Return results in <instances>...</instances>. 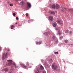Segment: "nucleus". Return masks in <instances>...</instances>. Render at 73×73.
<instances>
[{
    "mask_svg": "<svg viewBox=\"0 0 73 73\" xmlns=\"http://www.w3.org/2000/svg\"><path fill=\"white\" fill-rule=\"evenodd\" d=\"M27 64H28V62H27Z\"/></svg>",
    "mask_w": 73,
    "mask_h": 73,
    "instance_id": "nucleus-39",
    "label": "nucleus"
},
{
    "mask_svg": "<svg viewBox=\"0 0 73 73\" xmlns=\"http://www.w3.org/2000/svg\"><path fill=\"white\" fill-rule=\"evenodd\" d=\"M65 43H67V42H68V40H65Z\"/></svg>",
    "mask_w": 73,
    "mask_h": 73,
    "instance_id": "nucleus-26",
    "label": "nucleus"
},
{
    "mask_svg": "<svg viewBox=\"0 0 73 73\" xmlns=\"http://www.w3.org/2000/svg\"><path fill=\"white\" fill-rule=\"evenodd\" d=\"M69 35H71L72 34V31H69Z\"/></svg>",
    "mask_w": 73,
    "mask_h": 73,
    "instance_id": "nucleus-25",
    "label": "nucleus"
},
{
    "mask_svg": "<svg viewBox=\"0 0 73 73\" xmlns=\"http://www.w3.org/2000/svg\"><path fill=\"white\" fill-rule=\"evenodd\" d=\"M15 27L13 26V25H12L11 26V29H13V28H14Z\"/></svg>",
    "mask_w": 73,
    "mask_h": 73,
    "instance_id": "nucleus-24",
    "label": "nucleus"
},
{
    "mask_svg": "<svg viewBox=\"0 0 73 73\" xmlns=\"http://www.w3.org/2000/svg\"><path fill=\"white\" fill-rule=\"evenodd\" d=\"M42 73H46V72L45 71H43Z\"/></svg>",
    "mask_w": 73,
    "mask_h": 73,
    "instance_id": "nucleus-34",
    "label": "nucleus"
},
{
    "mask_svg": "<svg viewBox=\"0 0 73 73\" xmlns=\"http://www.w3.org/2000/svg\"><path fill=\"white\" fill-rule=\"evenodd\" d=\"M16 19L17 20H19V17H16Z\"/></svg>",
    "mask_w": 73,
    "mask_h": 73,
    "instance_id": "nucleus-32",
    "label": "nucleus"
},
{
    "mask_svg": "<svg viewBox=\"0 0 73 73\" xmlns=\"http://www.w3.org/2000/svg\"><path fill=\"white\" fill-rule=\"evenodd\" d=\"M25 4V2L23 1H22L20 3H19V5H23Z\"/></svg>",
    "mask_w": 73,
    "mask_h": 73,
    "instance_id": "nucleus-10",
    "label": "nucleus"
},
{
    "mask_svg": "<svg viewBox=\"0 0 73 73\" xmlns=\"http://www.w3.org/2000/svg\"><path fill=\"white\" fill-rule=\"evenodd\" d=\"M20 65H21V66H23V68H27V66H25V65H24V64H23L22 63H21Z\"/></svg>",
    "mask_w": 73,
    "mask_h": 73,
    "instance_id": "nucleus-6",
    "label": "nucleus"
},
{
    "mask_svg": "<svg viewBox=\"0 0 73 73\" xmlns=\"http://www.w3.org/2000/svg\"><path fill=\"white\" fill-rule=\"evenodd\" d=\"M1 50H2V48L0 47V52H1Z\"/></svg>",
    "mask_w": 73,
    "mask_h": 73,
    "instance_id": "nucleus-31",
    "label": "nucleus"
},
{
    "mask_svg": "<svg viewBox=\"0 0 73 73\" xmlns=\"http://www.w3.org/2000/svg\"><path fill=\"white\" fill-rule=\"evenodd\" d=\"M59 38H60V40H62V38H63V36H60V37H59Z\"/></svg>",
    "mask_w": 73,
    "mask_h": 73,
    "instance_id": "nucleus-22",
    "label": "nucleus"
},
{
    "mask_svg": "<svg viewBox=\"0 0 73 73\" xmlns=\"http://www.w3.org/2000/svg\"><path fill=\"white\" fill-rule=\"evenodd\" d=\"M15 24H17V23H15Z\"/></svg>",
    "mask_w": 73,
    "mask_h": 73,
    "instance_id": "nucleus-38",
    "label": "nucleus"
},
{
    "mask_svg": "<svg viewBox=\"0 0 73 73\" xmlns=\"http://www.w3.org/2000/svg\"><path fill=\"white\" fill-rule=\"evenodd\" d=\"M13 16H16V14H15V13H13Z\"/></svg>",
    "mask_w": 73,
    "mask_h": 73,
    "instance_id": "nucleus-29",
    "label": "nucleus"
},
{
    "mask_svg": "<svg viewBox=\"0 0 73 73\" xmlns=\"http://www.w3.org/2000/svg\"><path fill=\"white\" fill-rule=\"evenodd\" d=\"M72 45V44L71 43H70L69 45Z\"/></svg>",
    "mask_w": 73,
    "mask_h": 73,
    "instance_id": "nucleus-36",
    "label": "nucleus"
},
{
    "mask_svg": "<svg viewBox=\"0 0 73 73\" xmlns=\"http://www.w3.org/2000/svg\"><path fill=\"white\" fill-rule=\"evenodd\" d=\"M49 20H50L51 21L53 20V17L50 16L49 17Z\"/></svg>",
    "mask_w": 73,
    "mask_h": 73,
    "instance_id": "nucleus-11",
    "label": "nucleus"
},
{
    "mask_svg": "<svg viewBox=\"0 0 73 73\" xmlns=\"http://www.w3.org/2000/svg\"><path fill=\"white\" fill-rule=\"evenodd\" d=\"M60 8V6L56 4V9H58Z\"/></svg>",
    "mask_w": 73,
    "mask_h": 73,
    "instance_id": "nucleus-14",
    "label": "nucleus"
},
{
    "mask_svg": "<svg viewBox=\"0 0 73 73\" xmlns=\"http://www.w3.org/2000/svg\"><path fill=\"white\" fill-rule=\"evenodd\" d=\"M64 9H66V8L64 7Z\"/></svg>",
    "mask_w": 73,
    "mask_h": 73,
    "instance_id": "nucleus-37",
    "label": "nucleus"
},
{
    "mask_svg": "<svg viewBox=\"0 0 73 73\" xmlns=\"http://www.w3.org/2000/svg\"><path fill=\"white\" fill-rule=\"evenodd\" d=\"M26 16L27 17L28 16V13H27L26 14Z\"/></svg>",
    "mask_w": 73,
    "mask_h": 73,
    "instance_id": "nucleus-28",
    "label": "nucleus"
},
{
    "mask_svg": "<svg viewBox=\"0 0 73 73\" xmlns=\"http://www.w3.org/2000/svg\"><path fill=\"white\" fill-rule=\"evenodd\" d=\"M65 33H69V31L68 30H66L65 31Z\"/></svg>",
    "mask_w": 73,
    "mask_h": 73,
    "instance_id": "nucleus-21",
    "label": "nucleus"
},
{
    "mask_svg": "<svg viewBox=\"0 0 73 73\" xmlns=\"http://www.w3.org/2000/svg\"><path fill=\"white\" fill-rule=\"evenodd\" d=\"M5 72H8V69L7 68L5 69Z\"/></svg>",
    "mask_w": 73,
    "mask_h": 73,
    "instance_id": "nucleus-23",
    "label": "nucleus"
},
{
    "mask_svg": "<svg viewBox=\"0 0 73 73\" xmlns=\"http://www.w3.org/2000/svg\"><path fill=\"white\" fill-rule=\"evenodd\" d=\"M55 54H58V52H54Z\"/></svg>",
    "mask_w": 73,
    "mask_h": 73,
    "instance_id": "nucleus-27",
    "label": "nucleus"
},
{
    "mask_svg": "<svg viewBox=\"0 0 73 73\" xmlns=\"http://www.w3.org/2000/svg\"><path fill=\"white\" fill-rule=\"evenodd\" d=\"M52 69L54 70H57L58 67L55 64H53L52 65Z\"/></svg>",
    "mask_w": 73,
    "mask_h": 73,
    "instance_id": "nucleus-1",
    "label": "nucleus"
},
{
    "mask_svg": "<svg viewBox=\"0 0 73 73\" xmlns=\"http://www.w3.org/2000/svg\"><path fill=\"white\" fill-rule=\"evenodd\" d=\"M7 55H8V54L7 53L5 54H4L3 55V57L4 58L5 57H7Z\"/></svg>",
    "mask_w": 73,
    "mask_h": 73,
    "instance_id": "nucleus-5",
    "label": "nucleus"
},
{
    "mask_svg": "<svg viewBox=\"0 0 73 73\" xmlns=\"http://www.w3.org/2000/svg\"><path fill=\"white\" fill-rule=\"evenodd\" d=\"M52 8H54V9H55L56 8V5H55V4H53L52 5Z\"/></svg>",
    "mask_w": 73,
    "mask_h": 73,
    "instance_id": "nucleus-15",
    "label": "nucleus"
},
{
    "mask_svg": "<svg viewBox=\"0 0 73 73\" xmlns=\"http://www.w3.org/2000/svg\"><path fill=\"white\" fill-rule=\"evenodd\" d=\"M18 26H19H19L21 27V25H19Z\"/></svg>",
    "mask_w": 73,
    "mask_h": 73,
    "instance_id": "nucleus-35",
    "label": "nucleus"
},
{
    "mask_svg": "<svg viewBox=\"0 0 73 73\" xmlns=\"http://www.w3.org/2000/svg\"><path fill=\"white\" fill-rule=\"evenodd\" d=\"M44 64L45 65V66H48V63L47 62H45L44 63Z\"/></svg>",
    "mask_w": 73,
    "mask_h": 73,
    "instance_id": "nucleus-19",
    "label": "nucleus"
},
{
    "mask_svg": "<svg viewBox=\"0 0 73 73\" xmlns=\"http://www.w3.org/2000/svg\"><path fill=\"white\" fill-rule=\"evenodd\" d=\"M40 69H41V70H42V69H44V67H43V66H40Z\"/></svg>",
    "mask_w": 73,
    "mask_h": 73,
    "instance_id": "nucleus-20",
    "label": "nucleus"
},
{
    "mask_svg": "<svg viewBox=\"0 0 73 73\" xmlns=\"http://www.w3.org/2000/svg\"><path fill=\"white\" fill-rule=\"evenodd\" d=\"M62 9H61V11L62 12H64V6H62Z\"/></svg>",
    "mask_w": 73,
    "mask_h": 73,
    "instance_id": "nucleus-16",
    "label": "nucleus"
},
{
    "mask_svg": "<svg viewBox=\"0 0 73 73\" xmlns=\"http://www.w3.org/2000/svg\"><path fill=\"white\" fill-rule=\"evenodd\" d=\"M48 13H50V14H55V13H54V12L52 11H48Z\"/></svg>",
    "mask_w": 73,
    "mask_h": 73,
    "instance_id": "nucleus-7",
    "label": "nucleus"
},
{
    "mask_svg": "<svg viewBox=\"0 0 73 73\" xmlns=\"http://www.w3.org/2000/svg\"><path fill=\"white\" fill-rule=\"evenodd\" d=\"M7 61L8 62V66H10L12 64V60H8Z\"/></svg>",
    "mask_w": 73,
    "mask_h": 73,
    "instance_id": "nucleus-3",
    "label": "nucleus"
},
{
    "mask_svg": "<svg viewBox=\"0 0 73 73\" xmlns=\"http://www.w3.org/2000/svg\"><path fill=\"white\" fill-rule=\"evenodd\" d=\"M13 65H14L15 68H18L19 66H17L16 65V64H15V63L14 62L13 63Z\"/></svg>",
    "mask_w": 73,
    "mask_h": 73,
    "instance_id": "nucleus-8",
    "label": "nucleus"
},
{
    "mask_svg": "<svg viewBox=\"0 0 73 73\" xmlns=\"http://www.w3.org/2000/svg\"><path fill=\"white\" fill-rule=\"evenodd\" d=\"M57 23H58V24L60 25L61 26H62L63 25V24L61 23V21L60 20L58 19L56 21Z\"/></svg>",
    "mask_w": 73,
    "mask_h": 73,
    "instance_id": "nucleus-2",
    "label": "nucleus"
},
{
    "mask_svg": "<svg viewBox=\"0 0 73 73\" xmlns=\"http://www.w3.org/2000/svg\"><path fill=\"white\" fill-rule=\"evenodd\" d=\"M49 62H53V60H52V59H50L49 60Z\"/></svg>",
    "mask_w": 73,
    "mask_h": 73,
    "instance_id": "nucleus-18",
    "label": "nucleus"
},
{
    "mask_svg": "<svg viewBox=\"0 0 73 73\" xmlns=\"http://www.w3.org/2000/svg\"><path fill=\"white\" fill-rule=\"evenodd\" d=\"M44 34L45 35H46V36H48V35H49L50 34V33L49 32H48V33L45 32V33H44Z\"/></svg>",
    "mask_w": 73,
    "mask_h": 73,
    "instance_id": "nucleus-12",
    "label": "nucleus"
},
{
    "mask_svg": "<svg viewBox=\"0 0 73 73\" xmlns=\"http://www.w3.org/2000/svg\"><path fill=\"white\" fill-rule=\"evenodd\" d=\"M13 4H10V7H13Z\"/></svg>",
    "mask_w": 73,
    "mask_h": 73,
    "instance_id": "nucleus-30",
    "label": "nucleus"
},
{
    "mask_svg": "<svg viewBox=\"0 0 73 73\" xmlns=\"http://www.w3.org/2000/svg\"><path fill=\"white\" fill-rule=\"evenodd\" d=\"M55 29L56 30H57V31H58V34L59 35H61V33L60 32V28H55Z\"/></svg>",
    "mask_w": 73,
    "mask_h": 73,
    "instance_id": "nucleus-4",
    "label": "nucleus"
},
{
    "mask_svg": "<svg viewBox=\"0 0 73 73\" xmlns=\"http://www.w3.org/2000/svg\"><path fill=\"white\" fill-rule=\"evenodd\" d=\"M56 25L57 23H56V22L54 23L53 24V27H56Z\"/></svg>",
    "mask_w": 73,
    "mask_h": 73,
    "instance_id": "nucleus-13",
    "label": "nucleus"
},
{
    "mask_svg": "<svg viewBox=\"0 0 73 73\" xmlns=\"http://www.w3.org/2000/svg\"><path fill=\"white\" fill-rule=\"evenodd\" d=\"M55 38V36H53L52 37V38Z\"/></svg>",
    "mask_w": 73,
    "mask_h": 73,
    "instance_id": "nucleus-33",
    "label": "nucleus"
},
{
    "mask_svg": "<svg viewBox=\"0 0 73 73\" xmlns=\"http://www.w3.org/2000/svg\"><path fill=\"white\" fill-rule=\"evenodd\" d=\"M36 44L37 45V44H41V42L40 41L38 42H36Z\"/></svg>",
    "mask_w": 73,
    "mask_h": 73,
    "instance_id": "nucleus-17",
    "label": "nucleus"
},
{
    "mask_svg": "<svg viewBox=\"0 0 73 73\" xmlns=\"http://www.w3.org/2000/svg\"><path fill=\"white\" fill-rule=\"evenodd\" d=\"M27 4L28 7H29V8H31V3H30L29 2H27Z\"/></svg>",
    "mask_w": 73,
    "mask_h": 73,
    "instance_id": "nucleus-9",
    "label": "nucleus"
}]
</instances>
